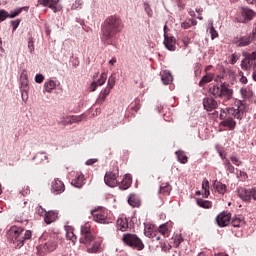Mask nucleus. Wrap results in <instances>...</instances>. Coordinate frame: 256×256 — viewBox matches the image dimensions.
<instances>
[{
    "label": "nucleus",
    "instance_id": "obj_1",
    "mask_svg": "<svg viewBox=\"0 0 256 256\" xmlns=\"http://www.w3.org/2000/svg\"><path fill=\"white\" fill-rule=\"evenodd\" d=\"M125 24L119 15L108 16L101 24V41L104 45H113V37L121 33Z\"/></svg>",
    "mask_w": 256,
    "mask_h": 256
},
{
    "label": "nucleus",
    "instance_id": "obj_2",
    "mask_svg": "<svg viewBox=\"0 0 256 256\" xmlns=\"http://www.w3.org/2000/svg\"><path fill=\"white\" fill-rule=\"evenodd\" d=\"M235 105L237 108H226L220 112L221 125L227 127L230 131H233L237 127L235 119H243V111H245V104L241 100H238Z\"/></svg>",
    "mask_w": 256,
    "mask_h": 256
},
{
    "label": "nucleus",
    "instance_id": "obj_3",
    "mask_svg": "<svg viewBox=\"0 0 256 256\" xmlns=\"http://www.w3.org/2000/svg\"><path fill=\"white\" fill-rule=\"evenodd\" d=\"M32 236L31 230H25L17 226H12L7 232L8 241L13 243L15 249H21Z\"/></svg>",
    "mask_w": 256,
    "mask_h": 256
},
{
    "label": "nucleus",
    "instance_id": "obj_4",
    "mask_svg": "<svg viewBox=\"0 0 256 256\" xmlns=\"http://www.w3.org/2000/svg\"><path fill=\"white\" fill-rule=\"evenodd\" d=\"M210 95H213V97H219L220 99H233V90L229 88V84L222 83L219 85H213L209 88Z\"/></svg>",
    "mask_w": 256,
    "mask_h": 256
},
{
    "label": "nucleus",
    "instance_id": "obj_5",
    "mask_svg": "<svg viewBox=\"0 0 256 256\" xmlns=\"http://www.w3.org/2000/svg\"><path fill=\"white\" fill-rule=\"evenodd\" d=\"M123 243L127 245L128 247H131L132 249H137V251H143L145 249V244H143V241L138 238L135 234H124L122 237Z\"/></svg>",
    "mask_w": 256,
    "mask_h": 256
},
{
    "label": "nucleus",
    "instance_id": "obj_6",
    "mask_svg": "<svg viewBox=\"0 0 256 256\" xmlns=\"http://www.w3.org/2000/svg\"><path fill=\"white\" fill-rule=\"evenodd\" d=\"M239 14L240 19L238 20V23H249V21H253L255 17V11L249 7H240Z\"/></svg>",
    "mask_w": 256,
    "mask_h": 256
},
{
    "label": "nucleus",
    "instance_id": "obj_7",
    "mask_svg": "<svg viewBox=\"0 0 256 256\" xmlns=\"http://www.w3.org/2000/svg\"><path fill=\"white\" fill-rule=\"evenodd\" d=\"M39 5L42 7H48L53 11V13H59L61 11V5H59V0H38Z\"/></svg>",
    "mask_w": 256,
    "mask_h": 256
},
{
    "label": "nucleus",
    "instance_id": "obj_8",
    "mask_svg": "<svg viewBox=\"0 0 256 256\" xmlns=\"http://www.w3.org/2000/svg\"><path fill=\"white\" fill-rule=\"evenodd\" d=\"M117 177H119V173L107 172L104 176V183L108 187H117Z\"/></svg>",
    "mask_w": 256,
    "mask_h": 256
},
{
    "label": "nucleus",
    "instance_id": "obj_9",
    "mask_svg": "<svg viewBox=\"0 0 256 256\" xmlns=\"http://www.w3.org/2000/svg\"><path fill=\"white\" fill-rule=\"evenodd\" d=\"M84 114L82 115H71L62 118L61 125H73V123H81L83 121Z\"/></svg>",
    "mask_w": 256,
    "mask_h": 256
},
{
    "label": "nucleus",
    "instance_id": "obj_10",
    "mask_svg": "<svg viewBox=\"0 0 256 256\" xmlns=\"http://www.w3.org/2000/svg\"><path fill=\"white\" fill-rule=\"evenodd\" d=\"M216 222L218 223L219 227H227V225L231 223V213H220L216 217Z\"/></svg>",
    "mask_w": 256,
    "mask_h": 256
},
{
    "label": "nucleus",
    "instance_id": "obj_11",
    "mask_svg": "<svg viewBox=\"0 0 256 256\" xmlns=\"http://www.w3.org/2000/svg\"><path fill=\"white\" fill-rule=\"evenodd\" d=\"M253 42V37L251 35L248 36H242V37H237L234 38V45H237V47H247L248 45H251Z\"/></svg>",
    "mask_w": 256,
    "mask_h": 256
},
{
    "label": "nucleus",
    "instance_id": "obj_12",
    "mask_svg": "<svg viewBox=\"0 0 256 256\" xmlns=\"http://www.w3.org/2000/svg\"><path fill=\"white\" fill-rule=\"evenodd\" d=\"M51 191L54 195H61L65 191V184L59 179H54Z\"/></svg>",
    "mask_w": 256,
    "mask_h": 256
},
{
    "label": "nucleus",
    "instance_id": "obj_13",
    "mask_svg": "<svg viewBox=\"0 0 256 256\" xmlns=\"http://www.w3.org/2000/svg\"><path fill=\"white\" fill-rule=\"evenodd\" d=\"M92 217L94 221H96V223H103L104 225L109 223V218H107V214L99 210L92 211Z\"/></svg>",
    "mask_w": 256,
    "mask_h": 256
},
{
    "label": "nucleus",
    "instance_id": "obj_14",
    "mask_svg": "<svg viewBox=\"0 0 256 256\" xmlns=\"http://www.w3.org/2000/svg\"><path fill=\"white\" fill-rule=\"evenodd\" d=\"M176 43L175 37L164 34V45L168 51H175L177 49Z\"/></svg>",
    "mask_w": 256,
    "mask_h": 256
},
{
    "label": "nucleus",
    "instance_id": "obj_15",
    "mask_svg": "<svg viewBox=\"0 0 256 256\" xmlns=\"http://www.w3.org/2000/svg\"><path fill=\"white\" fill-rule=\"evenodd\" d=\"M217 100L211 97H206L203 99V107L206 111H213L217 109Z\"/></svg>",
    "mask_w": 256,
    "mask_h": 256
},
{
    "label": "nucleus",
    "instance_id": "obj_16",
    "mask_svg": "<svg viewBox=\"0 0 256 256\" xmlns=\"http://www.w3.org/2000/svg\"><path fill=\"white\" fill-rule=\"evenodd\" d=\"M133 183V178L131 177L130 174H126L122 181L118 183L119 189L122 191H125L131 187V184Z\"/></svg>",
    "mask_w": 256,
    "mask_h": 256
},
{
    "label": "nucleus",
    "instance_id": "obj_17",
    "mask_svg": "<svg viewBox=\"0 0 256 256\" xmlns=\"http://www.w3.org/2000/svg\"><path fill=\"white\" fill-rule=\"evenodd\" d=\"M40 249L44 253H52V251H55V249H57V242L50 240V241L46 242L45 244L41 245Z\"/></svg>",
    "mask_w": 256,
    "mask_h": 256
},
{
    "label": "nucleus",
    "instance_id": "obj_18",
    "mask_svg": "<svg viewBox=\"0 0 256 256\" xmlns=\"http://www.w3.org/2000/svg\"><path fill=\"white\" fill-rule=\"evenodd\" d=\"M71 185L81 189L85 185V176L83 174H76L75 178L71 181Z\"/></svg>",
    "mask_w": 256,
    "mask_h": 256
},
{
    "label": "nucleus",
    "instance_id": "obj_19",
    "mask_svg": "<svg viewBox=\"0 0 256 256\" xmlns=\"http://www.w3.org/2000/svg\"><path fill=\"white\" fill-rule=\"evenodd\" d=\"M45 155V156H43ZM32 161H37L36 165H43L44 161H47L49 163V157L47 156V152H38L33 158Z\"/></svg>",
    "mask_w": 256,
    "mask_h": 256
},
{
    "label": "nucleus",
    "instance_id": "obj_20",
    "mask_svg": "<svg viewBox=\"0 0 256 256\" xmlns=\"http://www.w3.org/2000/svg\"><path fill=\"white\" fill-rule=\"evenodd\" d=\"M57 89V81L53 79H48L44 83V91L46 93H53Z\"/></svg>",
    "mask_w": 256,
    "mask_h": 256
},
{
    "label": "nucleus",
    "instance_id": "obj_21",
    "mask_svg": "<svg viewBox=\"0 0 256 256\" xmlns=\"http://www.w3.org/2000/svg\"><path fill=\"white\" fill-rule=\"evenodd\" d=\"M238 197H240L242 201H251V190L247 188H239Z\"/></svg>",
    "mask_w": 256,
    "mask_h": 256
},
{
    "label": "nucleus",
    "instance_id": "obj_22",
    "mask_svg": "<svg viewBox=\"0 0 256 256\" xmlns=\"http://www.w3.org/2000/svg\"><path fill=\"white\" fill-rule=\"evenodd\" d=\"M213 187L214 189H216L217 193H219V195H225V193H227V185L223 184L220 181L215 180L213 182Z\"/></svg>",
    "mask_w": 256,
    "mask_h": 256
},
{
    "label": "nucleus",
    "instance_id": "obj_23",
    "mask_svg": "<svg viewBox=\"0 0 256 256\" xmlns=\"http://www.w3.org/2000/svg\"><path fill=\"white\" fill-rule=\"evenodd\" d=\"M21 93H22V100L27 102L28 96L27 93L29 91V81L25 79L24 81L21 82Z\"/></svg>",
    "mask_w": 256,
    "mask_h": 256
},
{
    "label": "nucleus",
    "instance_id": "obj_24",
    "mask_svg": "<svg viewBox=\"0 0 256 256\" xmlns=\"http://www.w3.org/2000/svg\"><path fill=\"white\" fill-rule=\"evenodd\" d=\"M94 241H95V236H93V234H85V235H81L80 237V243H82L83 245H86V247H89L91 243H93Z\"/></svg>",
    "mask_w": 256,
    "mask_h": 256
},
{
    "label": "nucleus",
    "instance_id": "obj_25",
    "mask_svg": "<svg viewBox=\"0 0 256 256\" xmlns=\"http://www.w3.org/2000/svg\"><path fill=\"white\" fill-rule=\"evenodd\" d=\"M232 227H242V225H245V220L243 219V216L236 215L232 218L231 221Z\"/></svg>",
    "mask_w": 256,
    "mask_h": 256
},
{
    "label": "nucleus",
    "instance_id": "obj_26",
    "mask_svg": "<svg viewBox=\"0 0 256 256\" xmlns=\"http://www.w3.org/2000/svg\"><path fill=\"white\" fill-rule=\"evenodd\" d=\"M56 219H57V212H55V211L46 212L44 221H45V223H47V225H51V223H53V221H55Z\"/></svg>",
    "mask_w": 256,
    "mask_h": 256
},
{
    "label": "nucleus",
    "instance_id": "obj_27",
    "mask_svg": "<svg viewBox=\"0 0 256 256\" xmlns=\"http://www.w3.org/2000/svg\"><path fill=\"white\" fill-rule=\"evenodd\" d=\"M254 65V69L256 67V62H252L249 60V58L245 57L242 61H241V69H243V71H249V69H251V66Z\"/></svg>",
    "mask_w": 256,
    "mask_h": 256
},
{
    "label": "nucleus",
    "instance_id": "obj_28",
    "mask_svg": "<svg viewBox=\"0 0 256 256\" xmlns=\"http://www.w3.org/2000/svg\"><path fill=\"white\" fill-rule=\"evenodd\" d=\"M162 82L164 85H170V83H173V75L169 71H164L161 76Z\"/></svg>",
    "mask_w": 256,
    "mask_h": 256
},
{
    "label": "nucleus",
    "instance_id": "obj_29",
    "mask_svg": "<svg viewBox=\"0 0 256 256\" xmlns=\"http://www.w3.org/2000/svg\"><path fill=\"white\" fill-rule=\"evenodd\" d=\"M111 89L108 86L101 92L100 99L97 100L98 105H103L105 103V99H107V96L109 93H111Z\"/></svg>",
    "mask_w": 256,
    "mask_h": 256
},
{
    "label": "nucleus",
    "instance_id": "obj_30",
    "mask_svg": "<svg viewBox=\"0 0 256 256\" xmlns=\"http://www.w3.org/2000/svg\"><path fill=\"white\" fill-rule=\"evenodd\" d=\"M128 203L131 207H139L141 205V200H139L135 194H131L128 197Z\"/></svg>",
    "mask_w": 256,
    "mask_h": 256
},
{
    "label": "nucleus",
    "instance_id": "obj_31",
    "mask_svg": "<svg viewBox=\"0 0 256 256\" xmlns=\"http://www.w3.org/2000/svg\"><path fill=\"white\" fill-rule=\"evenodd\" d=\"M101 249V243L99 241H93L91 247H87V253H99Z\"/></svg>",
    "mask_w": 256,
    "mask_h": 256
},
{
    "label": "nucleus",
    "instance_id": "obj_32",
    "mask_svg": "<svg viewBox=\"0 0 256 256\" xmlns=\"http://www.w3.org/2000/svg\"><path fill=\"white\" fill-rule=\"evenodd\" d=\"M175 155L179 163H182V165H185V163L189 161V158H187V155H185V152H183L182 150L176 151Z\"/></svg>",
    "mask_w": 256,
    "mask_h": 256
},
{
    "label": "nucleus",
    "instance_id": "obj_33",
    "mask_svg": "<svg viewBox=\"0 0 256 256\" xmlns=\"http://www.w3.org/2000/svg\"><path fill=\"white\" fill-rule=\"evenodd\" d=\"M198 207H202V209H211L213 204L209 200H203L201 198L196 200Z\"/></svg>",
    "mask_w": 256,
    "mask_h": 256
},
{
    "label": "nucleus",
    "instance_id": "obj_34",
    "mask_svg": "<svg viewBox=\"0 0 256 256\" xmlns=\"http://www.w3.org/2000/svg\"><path fill=\"white\" fill-rule=\"evenodd\" d=\"M129 228V223H127V219L120 218L117 220V229L120 231H127Z\"/></svg>",
    "mask_w": 256,
    "mask_h": 256
},
{
    "label": "nucleus",
    "instance_id": "obj_35",
    "mask_svg": "<svg viewBox=\"0 0 256 256\" xmlns=\"http://www.w3.org/2000/svg\"><path fill=\"white\" fill-rule=\"evenodd\" d=\"M213 81V74L209 73L202 77V79L199 82V86L203 87L207 83H211Z\"/></svg>",
    "mask_w": 256,
    "mask_h": 256
},
{
    "label": "nucleus",
    "instance_id": "obj_36",
    "mask_svg": "<svg viewBox=\"0 0 256 256\" xmlns=\"http://www.w3.org/2000/svg\"><path fill=\"white\" fill-rule=\"evenodd\" d=\"M29 9V7H22V8H16L14 11L10 12L8 14L9 19H15V17H18V15L23 11Z\"/></svg>",
    "mask_w": 256,
    "mask_h": 256
},
{
    "label": "nucleus",
    "instance_id": "obj_37",
    "mask_svg": "<svg viewBox=\"0 0 256 256\" xmlns=\"http://www.w3.org/2000/svg\"><path fill=\"white\" fill-rule=\"evenodd\" d=\"M202 189L204 190V197L207 199L211 195V192H209V180L205 179L202 181Z\"/></svg>",
    "mask_w": 256,
    "mask_h": 256
},
{
    "label": "nucleus",
    "instance_id": "obj_38",
    "mask_svg": "<svg viewBox=\"0 0 256 256\" xmlns=\"http://www.w3.org/2000/svg\"><path fill=\"white\" fill-rule=\"evenodd\" d=\"M240 93L244 99H249V97H253V91L248 88H241Z\"/></svg>",
    "mask_w": 256,
    "mask_h": 256
},
{
    "label": "nucleus",
    "instance_id": "obj_39",
    "mask_svg": "<svg viewBox=\"0 0 256 256\" xmlns=\"http://www.w3.org/2000/svg\"><path fill=\"white\" fill-rule=\"evenodd\" d=\"M91 224L86 223L81 227V235H91Z\"/></svg>",
    "mask_w": 256,
    "mask_h": 256
},
{
    "label": "nucleus",
    "instance_id": "obj_40",
    "mask_svg": "<svg viewBox=\"0 0 256 256\" xmlns=\"http://www.w3.org/2000/svg\"><path fill=\"white\" fill-rule=\"evenodd\" d=\"M174 241V247H179L183 243V236L176 234L175 236L172 237Z\"/></svg>",
    "mask_w": 256,
    "mask_h": 256
},
{
    "label": "nucleus",
    "instance_id": "obj_41",
    "mask_svg": "<svg viewBox=\"0 0 256 256\" xmlns=\"http://www.w3.org/2000/svg\"><path fill=\"white\" fill-rule=\"evenodd\" d=\"M144 11L147 14L148 17H153V9H151V5L149 2H144Z\"/></svg>",
    "mask_w": 256,
    "mask_h": 256
},
{
    "label": "nucleus",
    "instance_id": "obj_42",
    "mask_svg": "<svg viewBox=\"0 0 256 256\" xmlns=\"http://www.w3.org/2000/svg\"><path fill=\"white\" fill-rule=\"evenodd\" d=\"M159 233H161V235H164V237L169 236V228H167V224H162L159 226Z\"/></svg>",
    "mask_w": 256,
    "mask_h": 256
},
{
    "label": "nucleus",
    "instance_id": "obj_43",
    "mask_svg": "<svg viewBox=\"0 0 256 256\" xmlns=\"http://www.w3.org/2000/svg\"><path fill=\"white\" fill-rule=\"evenodd\" d=\"M224 165L227 171H229V173H235V166L231 164V161L229 159L225 160Z\"/></svg>",
    "mask_w": 256,
    "mask_h": 256
},
{
    "label": "nucleus",
    "instance_id": "obj_44",
    "mask_svg": "<svg viewBox=\"0 0 256 256\" xmlns=\"http://www.w3.org/2000/svg\"><path fill=\"white\" fill-rule=\"evenodd\" d=\"M105 81H107V74L106 73H102L100 75V78L98 79V81H96L98 87H101V85H105Z\"/></svg>",
    "mask_w": 256,
    "mask_h": 256
},
{
    "label": "nucleus",
    "instance_id": "obj_45",
    "mask_svg": "<svg viewBox=\"0 0 256 256\" xmlns=\"http://www.w3.org/2000/svg\"><path fill=\"white\" fill-rule=\"evenodd\" d=\"M210 35H211V39H217V37H219V33L217 32V30H215V27L213 26V22H211Z\"/></svg>",
    "mask_w": 256,
    "mask_h": 256
},
{
    "label": "nucleus",
    "instance_id": "obj_46",
    "mask_svg": "<svg viewBox=\"0 0 256 256\" xmlns=\"http://www.w3.org/2000/svg\"><path fill=\"white\" fill-rule=\"evenodd\" d=\"M83 7V0H76L72 6L71 9L76 10V9H81Z\"/></svg>",
    "mask_w": 256,
    "mask_h": 256
},
{
    "label": "nucleus",
    "instance_id": "obj_47",
    "mask_svg": "<svg viewBox=\"0 0 256 256\" xmlns=\"http://www.w3.org/2000/svg\"><path fill=\"white\" fill-rule=\"evenodd\" d=\"M160 193H166V195H169V193H171V185L166 184L165 186H161Z\"/></svg>",
    "mask_w": 256,
    "mask_h": 256
},
{
    "label": "nucleus",
    "instance_id": "obj_48",
    "mask_svg": "<svg viewBox=\"0 0 256 256\" xmlns=\"http://www.w3.org/2000/svg\"><path fill=\"white\" fill-rule=\"evenodd\" d=\"M107 87L110 88V89H113V87H115V76L111 75V76L108 78Z\"/></svg>",
    "mask_w": 256,
    "mask_h": 256
},
{
    "label": "nucleus",
    "instance_id": "obj_49",
    "mask_svg": "<svg viewBox=\"0 0 256 256\" xmlns=\"http://www.w3.org/2000/svg\"><path fill=\"white\" fill-rule=\"evenodd\" d=\"M36 213H38L40 215V217H44V218L47 215V211L45 209H43V207H41V206H38L36 208Z\"/></svg>",
    "mask_w": 256,
    "mask_h": 256
},
{
    "label": "nucleus",
    "instance_id": "obj_50",
    "mask_svg": "<svg viewBox=\"0 0 256 256\" xmlns=\"http://www.w3.org/2000/svg\"><path fill=\"white\" fill-rule=\"evenodd\" d=\"M9 17V12L7 10H0V21H5Z\"/></svg>",
    "mask_w": 256,
    "mask_h": 256
},
{
    "label": "nucleus",
    "instance_id": "obj_51",
    "mask_svg": "<svg viewBox=\"0 0 256 256\" xmlns=\"http://www.w3.org/2000/svg\"><path fill=\"white\" fill-rule=\"evenodd\" d=\"M20 23H21V19H16L11 21L13 31H17V27H19Z\"/></svg>",
    "mask_w": 256,
    "mask_h": 256
},
{
    "label": "nucleus",
    "instance_id": "obj_52",
    "mask_svg": "<svg viewBox=\"0 0 256 256\" xmlns=\"http://www.w3.org/2000/svg\"><path fill=\"white\" fill-rule=\"evenodd\" d=\"M28 49L30 50V53H33L35 51V45L33 44V38L28 39Z\"/></svg>",
    "mask_w": 256,
    "mask_h": 256
},
{
    "label": "nucleus",
    "instance_id": "obj_53",
    "mask_svg": "<svg viewBox=\"0 0 256 256\" xmlns=\"http://www.w3.org/2000/svg\"><path fill=\"white\" fill-rule=\"evenodd\" d=\"M35 81L37 83H43V81H45V76H43V74H36Z\"/></svg>",
    "mask_w": 256,
    "mask_h": 256
},
{
    "label": "nucleus",
    "instance_id": "obj_54",
    "mask_svg": "<svg viewBox=\"0 0 256 256\" xmlns=\"http://www.w3.org/2000/svg\"><path fill=\"white\" fill-rule=\"evenodd\" d=\"M182 29H191V21L186 20L181 24Z\"/></svg>",
    "mask_w": 256,
    "mask_h": 256
},
{
    "label": "nucleus",
    "instance_id": "obj_55",
    "mask_svg": "<svg viewBox=\"0 0 256 256\" xmlns=\"http://www.w3.org/2000/svg\"><path fill=\"white\" fill-rule=\"evenodd\" d=\"M247 59H249L252 63L256 61V51L252 52L251 54H248L246 56Z\"/></svg>",
    "mask_w": 256,
    "mask_h": 256
},
{
    "label": "nucleus",
    "instance_id": "obj_56",
    "mask_svg": "<svg viewBox=\"0 0 256 256\" xmlns=\"http://www.w3.org/2000/svg\"><path fill=\"white\" fill-rule=\"evenodd\" d=\"M230 161H232V163L236 165V167H239V159L237 158V156H231Z\"/></svg>",
    "mask_w": 256,
    "mask_h": 256
},
{
    "label": "nucleus",
    "instance_id": "obj_57",
    "mask_svg": "<svg viewBox=\"0 0 256 256\" xmlns=\"http://www.w3.org/2000/svg\"><path fill=\"white\" fill-rule=\"evenodd\" d=\"M97 158H92V159H88L86 162H85V165H95V163H97Z\"/></svg>",
    "mask_w": 256,
    "mask_h": 256
},
{
    "label": "nucleus",
    "instance_id": "obj_58",
    "mask_svg": "<svg viewBox=\"0 0 256 256\" xmlns=\"http://www.w3.org/2000/svg\"><path fill=\"white\" fill-rule=\"evenodd\" d=\"M66 237H67V239H69L70 241H74V239H75V234L73 233V232H67L66 233Z\"/></svg>",
    "mask_w": 256,
    "mask_h": 256
},
{
    "label": "nucleus",
    "instance_id": "obj_59",
    "mask_svg": "<svg viewBox=\"0 0 256 256\" xmlns=\"http://www.w3.org/2000/svg\"><path fill=\"white\" fill-rule=\"evenodd\" d=\"M97 87H99V85L94 81L91 83L90 85V91H96L97 90Z\"/></svg>",
    "mask_w": 256,
    "mask_h": 256
},
{
    "label": "nucleus",
    "instance_id": "obj_60",
    "mask_svg": "<svg viewBox=\"0 0 256 256\" xmlns=\"http://www.w3.org/2000/svg\"><path fill=\"white\" fill-rule=\"evenodd\" d=\"M241 78L240 83H243V85H247V77L243 76V72H240Z\"/></svg>",
    "mask_w": 256,
    "mask_h": 256
},
{
    "label": "nucleus",
    "instance_id": "obj_61",
    "mask_svg": "<svg viewBox=\"0 0 256 256\" xmlns=\"http://www.w3.org/2000/svg\"><path fill=\"white\" fill-rule=\"evenodd\" d=\"M29 193H31V190H29L28 186L24 190L20 191V194L23 196L29 195Z\"/></svg>",
    "mask_w": 256,
    "mask_h": 256
},
{
    "label": "nucleus",
    "instance_id": "obj_62",
    "mask_svg": "<svg viewBox=\"0 0 256 256\" xmlns=\"http://www.w3.org/2000/svg\"><path fill=\"white\" fill-rule=\"evenodd\" d=\"M231 63H232V65H235L237 63V55L236 54H232Z\"/></svg>",
    "mask_w": 256,
    "mask_h": 256
},
{
    "label": "nucleus",
    "instance_id": "obj_63",
    "mask_svg": "<svg viewBox=\"0 0 256 256\" xmlns=\"http://www.w3.org/2000/svg\"><path fill=\"white\" fill-rule=\"evenodd\" d=\"M251 197L254 201H256V188L251 189Z\"/></svg>",
    "mask_w": 256,
    "mask_h": 256
},
{
    "label": "nucleus",
    "instance_id": "obj_64",
    "mask_svg": "<svg viewBox=\"0 0 256 256\" xmlns=\"http://www.w3.org/2000/svg\"><path fill=\"white\" fill-rule=\"evenodd\" d=\"M251 35V37H252V41H253V39H256V28H254L253 30H252V34H250Z\"/></svg>",
    "mask_w": 256,
    "mask_h": 256
}]
</instances>
